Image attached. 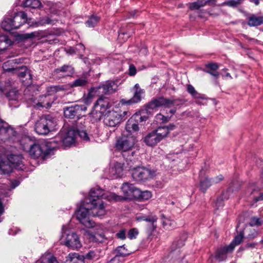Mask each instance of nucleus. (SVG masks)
Returning a JSON list of instances; mask_svg holds the SVG:
<instances>
[{"instance_id": "nucleus-1", "label": "nucleus", "mask_w": 263, "mask_h": 263, "mask_svg": "<svg viewBox=\"0 0 263 263\" xmlns=\"http://www.w3.org/2000/svg\"><path fill=\"white\" fill-rule=\"evenodd\" d=\"M109 194L106 195L104 191L99 187L92 188L89 192L88 198L86 203L90 205V209L92 210V214L93 216L100 217L106 214L105 207L102 199L108 198Z\"/></svg>"}, {"instance_id": "nucleus-2", "label": "nucleus", "mask_w": 263, "mask_h": 263, "mask_svg": "<svg viewBox=\"0 0 263 263\" xmlns=\"http://www.w3.org/2000/svg\"><path fill=\"white\" fill-rule=\"evenodd\" d=\"M135 152H131V156L126 160L128 170L130 172L133 179L137 182H144L152 178L154 172L144 166H135L133 159H132L135 154Z\"/></svg>"}, {"instance_id": "nucleus-3", "label": "nucleus", "mask_w": 263, "mask_h": 263, "mask_svg": "<svg viewBox=\"0 0 263 263\" xmlns=\"http://www.w3.org/2000/svg\"><path fill=\"white\" fill-rule=\"evenodd\" d=\"M8 64L9 62H5L3 64V68L4 70L8 72H13L21 79L23 84L28 86L24 91L25 95H26L31 88L30 85L32 83V76L30 73V70L25 66L16 68H7Z\"/></svg>"}, {"instance_id": "nucleus-4", "label": "nucleus", "mask_w": 263, "mask_h": 263, "mask_svg": "<svg viewBox=\"0 0 263 263\" xmlns=\"http://www.w3.org/2000/svg\"><path fill=\"white\" fill-rule=\"evenodd\" d=\"M56 125L55 119L50 115H43L36 122L34 129L39 135H47Z\"/></svg>"}, {"instance_id": "nucleus-5", "label": "nucleus", "mask_w": 263, "mask_h": 263, "mask_svg": "<svg viewBox=\"0 0 263 263\" xmlns=\"http://www.w3.org/2000/svg\"><path fill=\"white\" fill-rule=\"evenodd\" d=\"M121 190L124 196L118 195L115 193H110L108 198L110 201H120L124 200H132L135 199L138 193V189L134 184L125 182L121 186Z\"/></svg>"}, {"instance_id": "nucleus-6", "label": "nucleus", "mask_w": 263, "mask_h": 263, "mask_svg": "<svg viewBox=\"0 0 263 263\" xmlns=\"http://www.w3.org/2000/svg\"><path fill=\"white\" fill-rule=\"evenodd\" d=\"M136 142V138L132 134H123L116 141V149L122 152H128L132 150Z\"/></svg>"}, {"instance_id": "nucleus-7", "label": "nucleus", "mask_w": 263, "mask_h": 263, "mask_svg": "<svg viewBox=\"0 0 263 263\" xmlns=\"http://www.w3.org/2000/svg\"><path fill=\"white\" fill-rule=\"evenodd\" d=\"M128 111L124 110L115 111L107 110L104 114L103 123L105 126L108 127H115L119 124L124 117L127 115Z\"/></svg>"}, {"instance_id": "nucleus-8", "label": "nucleus", "mask_w": 263, "mask_h": 263, "mask_svg": "<svg viewBox=\"0 0 263 263\" xmlns=\"http://www.w3.org/2000/svg\"><path fill=\"white\" fill-rule=\"evenodd\" d=\"M117 87V84L115 81L108 80L98 86L91 87L90 92L99 96H103L104 95L111 94L115 92Z\"/></svg>"}, {"instance_id": "nucleus-9", "label": "nucleus", "mask_w": 263, "mask_h": 263, "mask_svg": "<svg viewBox=\"0 0 263 263\" xmlns=\"http://www.w3.org/2000/svg\"><path fill=\"white\" fill-rule=\"evenodd\" d=\"M62 242L68 248L72 249H78L82 247V244L78 235L74 232L67 231L62 235Z\"/></svg>"}, {"instance_id": "nucleus-10", "label": "nucleus", "mask_w": 263, "mask_h": 263, "mask_svg": "<svg viewBox=\"0 0 263 263\" xmlns=\"http://www.w3.org/2000/svg\"><path fill=\"white\" fill-rule=\"evenodd\" d=\"M87 206H80L76 211V215L77 219L86 228H91L95 226V222L89 219L88 215L92 210L90 209V205L86 204Z\"/></svg>"}, {"instance_id": "nucleus-11", "label": "nucleus", "mask_w": 263, "mask_h": 263, "mask_svg": "<svg viewBox=\"0 0 263 263\" xmlns=\"http://www.w3.org/2000/svg\"><path fill=\"white\" fill-rule=\"evenodd\" d=\"M76 138L77 132L74 129H70L64 134H59L56 137L54 142L61 145L69 147L74 144Z\"/></svg>"}, {"instance_id": "nucleus-12", "label": "nucleus", "mask_w": 263, "mask_h": 263, "mask_svg": "<svg viewBox=\"0 0 263 263\" xmlns=\"http://www.w3.org/2000/svg\"><path fill=\"white\" fill-rule=\"evenodd\" d=\"M86 110V105H79L76 104L73 106L66 107L63 109L64 115L66 118L68 119H80V117L83 116V112Z\"/></svg>"}, {"instance_id": "nucleus-13", "label": "nucleus", "mask_w": 263, "mask_h": 263, "mask_svg": "<svg viewBox=\"0 0 263 263\" xmlns=\"http://www.w3.org/2000/svg\"><path fill=\"white\" fill-rule=\"evenodd\" d=\"M185 101L183 99H170L165 98L163 97L157 98V100L153 101L151 103V106L155 107H164L165 108H170L173 106H179L184 104Z\"/></svg>"}, {"instance_id": "nucleus-14", "label": "nucleus", "mask_w": 263, "mask_h": 263, "mask_svg": "<svg viewBox=\"0 0 263 263\" xmlns=\"http://www.w3.org/2000/svg\"><path fill=\"white\" fill-rule=\"evenodd\" d=\"M165 134L163 130L160 129L159 127L155 130L149 133L144 139L145 144L149 146L156 145L158 143L165 139L164 135Z\"/></svg>"}, {"instance_id": "nucleus-15", "label": "nucleus", "mask_w": 263, "mask_h": 263, "mask_svg": "<svg viewBox=\"0 0 263 263\" xmlns=\"http://www.w3.org/2000/svg\"><path fill=\"white\" fill-rule=\"evenodd\" d=\"M51 152V149L47 148L45 145H41L36 143V142L28 151L30 156L33 159L41 157L43 159H46Z\"/></svg>"}, {"instance_id": "nucleus-16", "label": "nucleus", "mask_w": 263, "mask_h": 263, "mask_svg": "<svg viewBox=\"0 0 263 263\" xmlns=\"http://www.w3.org/2000/svg\"><path fill=\"white\" fill-rule=\"evenodd\" d=\"M157 100V98H154L151 100L149 102H148L145 106V108L144 109H141L139 110L138 112H136L133 115L136 116V118L140 120V122H145L148 120V119L153 116V110L156 109L159 107H153L151 106V104L153 102V101Z\"/></svg>"}, {"instance_id": "nucleus-17", "label": "nucleus", "mask_w": 263, "mask_h": 263, "mask_svg": "<svg viewBox=\"0 0 263 263\" xmlns=\"http://www.w3.org/2000/svg\"><path fill=\"white\" fill-rule=\"evenodd\" d=\"M132 90L134 91L133 97L128 100L122 99L121 101L122 105H131L141 101L142 96L145 92L144 89L140 88L139 84H136L132 88Z\"/></svg>"}, {"instance_id": "nucleus-18", "label": "nucleus", "mask_w": 263, "mask_h": 263, "mask_svg": "<svg viewBox=\"0 0 263 263\" xmlns=\"http://www.w3.org/2000/svg\"><path fill=\"white\" fill-rule=\"evenodd\" d=\"M126 168L128 169V167L124 163L115 162L109 169L108 178L115 179L121 177L123 175V171Z\"/></svg>"}, {"instance_id": "nucleus-19", "label": "nucleus", "mask_w": 263, "mask_h": 263, "mask_svg": "<svg viewBox=\"0 0 263 263\" xmlns=\"http://www.w3.org/2000/svg\"><path fill=\"white\" fill-rule=\"evenodd\" d=\"M233 251L232 245L220 247L215 252V258L219 261H224L227 258V253L232 252Z\"/></svg>"}, {"instance_id": "nucleus-20", "label": "nucleus", "mask_w": 263, "mask_h": 263, "mask_svg": "<svg viewBox=\"0 0 263 263\" xmlns=\"http://www.w3.org/2000/svg\"><path fill=\"white\" fill-rule=\"evenodd\" d=\"M14 25L16 29H18L22 25L25 23L29 24L27 13L24 11H20L15 13L14 16L12 17Z\"/></svg>"}, {"instance_id": "nucleus-21", "label": "nucleus", "mask_w": 263, "mask_h": 263, "mask_svg": "<svg viewBox=\"0 0 263 263\" xmlns=\"http://www.w3.org/2000/svg\"><path fill=\"white\" fill-rule=\"evenodd\" d=\"M15 133L13 129L0 118V135L4 136L5 139H9L14 136Z\"/></svg>"}, {"instance_id": "nucleus-22", "label": "nucleus", "mask_w": 263, "mask_h": 263, "mask_svg": "<svg viewBox=\"0 0 263 263\" xmlns=\"http://www.w3.org/2000/svg\"><path fill=\"white\" fill-rule=\"evenodd\" d=\"M15 133L13 129L0 118V135L4 136L5 139H9L14 136Z\"/></svg>"}, {"instance_id": "nucleus-23", "label": "nucleus", "mask_w": 263, "mask_h": 263, "mask_svg": "<svg viewBox=\"0 0 263 263\" xmlns=\"http://www.w3.org/2000/svg\"><path fill=\"white\" fill-rule=\"evenodd\" d=\"M8 160L16 169L18 170H23L24 169L22 155L10 154L8 157Z\"/></svg>"}, {"instance_id": "nucleus-24", "label": "nucleus", "mask_w": 263, "mask_h": 263, "mask_svg": "<svg viewBox=\"0 0 263 263\" xmlns=\"http://www.w3.org/2000/svg\"><path fill=\"white\" fill-rule=\"evenodd\" d=\"M136 116L134 115L127 121L125 126V129L127 132V134H132V132H137L139 129L138 125L141 122L138 120Z\"/></svg>"}, {"instance_id": "nucleus-25", "label": "nucleus", "mask_w": 263, "mask_h": 263, "mask_svg": "<svg viewBox=\"0 0 263 263\" xmlns=\"http://www.w3.org/2000/svg\"><path fill=\"white\" fill-rule=\"evenodd\" d=\"M219 65L214 62H211L205 65L203 71L217 79L220 76L219 72L217 71L219 69Z\"/></svg>"}, {"instance_id": "nucleus-26", "label": "nucleus", "mask_w": 263, "mask_h": 263, "mask_svg": "<svg viewBox=\"0 0 263 263\" xmlns=\"http://www.w3.org/2000/svg\"><path fill=\"white\" fill-rule=\"evenodd\" d=\"M186 91L193 98L196 99V103L201 104V103L199 100H205L206 97L204 94L198 92L191 84L186 85Z\"/></svg>"}, {"instance_id": "nucleus-27", "label": "nucleus", "mask_w": 263, "mask_h": 263, "mask_svg": "<svg viewBox=\"0 0 263 263\" xmlns=\"http://www.w3.org/2000/svg\"><path fill=\"white\" fill-rule=\"evenodd\" d=\"M22 148L26 152H28L35 142L34 138L28 136H23L19 141Z\"/></svg>"}, {"instance_id": "nucleus-28", "label": "nucleus", "mask_w": 263, "mask_h": 263, "mask_svg": "<svg viewBox=\"0 0 263 263\" xmlns=\"http://www.w3.org/2000/svg\"><path fill=\"white\" fill-rule=\"evenodd\" d=\"M187 238V233L185 232L181 233L173 241L171 247L172 250L175 251L177 249L183 247L185 245V242Z\"/></svg>"}, {"instance_id": "nucleus-29", "label": "nucleus", "mask_w": 263, "mask_h": 263, "mask_svg": "<svg viewBox=\"0 0 263 263\" xmlns=\"http://www.w3.org/2000/svg\"><path fill=\"white\" fill-rule=\"evenodd\" d=\"M93 107L102 111L104 114L107 113V110L109 107L108 99L104 96H100Z\"/></svg>"}, {"instance_id": "nucleus-30", "label": "nucleus", "mask_w": 263, "mask_h": 263, "mask_svg": "<svg viewBox=\"0 0 263 263\" xmlns=\"http://www.w3.org/2000/svg\"><path fill=\"white\" fill-rule=\"evenodd\" d=\"M75 131L77 132V136H79L82 140L85 141H89L90 139L86 129V126L82 125L81 122H78L77 123V127Z\"/></svg>"}, {"instance_id": "nucleus-31", "label": "nucleus", "mask_w": 263, "mask_h": 263, "mask_svg": "<svg viewBox=\"0 0 263 263\" xmlns=\"http://www.w3.org/2000/svg\"><path fill=\"white\" fill-rule=\"evenodd\" d=\"M162 225L164 229L166 230H172L176 227V222L170 217H166L164 214L160 215Z\"/></svg>"}, {"instance_id": "nucleus-32", "label": "nucleus", "mask_w": 263, "mask_h": 263, "mask_svg": "<svg viewBox=\"0 0 263 263\" xmlns=\"http://www.w3.org/2000/svg\"><path fill=\"white\" fill-rule=\"evenodd\" d=\"M50 95L46 94L40 97L39 102L36 104L38 107L48 108L51 107L53 101L50 99Z\"/></svg>"}, {"instance_id": "nucleus-33", "label": "nucleus", "mask_w": 263, "mask_h": 263, "mask_svg": "<svg viewBox=\"0 0 263 263\" xmlns=\"http://www.w3.org/2000/svg\"><path fill=\"white\" fill-rule=\"evenodd\" d=\"M145 219L146 222L151 223V225L147 228V233L149 234H151L157 228L156 223L158 220V218L156 215L151 213L148 215H146Z\"/></svg>"}, {"instance_id": "nucleus-34", "label": "nucleus", "mask_w": 263, "mask_h": 263, "mask_svg": "<svg viewBox=\"0 0 263 263\" xmlns=\"http://www.w3.org/2000/svg\"><path fill=\"white\" fill-rule=\"evenodd\" d=\"M248 25L250 27H257L263 24V16L251 14L248 17Z\"/></svg>"}, {"instance_id": "nucleus-35", "label": "nucleus", "mask_w": 263, "mask_h": 263, "mask_svg": "<svg viewBox=\"0 0 263 263\" xmlns=\"http://www.w3.org/2000/svg\"><path fill=\"white\" fill-rule=\"evenodd\" d=\"M56 74L63 73L65 76H71L74 72V68L70 65H64L54 70Z\"/></svg>"}, {"instance_id": "nucleus-36", "label": "nucleus", "mask_w": 263, "mask_h": 263, "mask_svg": "<svg viewBox=\"0 0 263 263\" xmlns=\"http://www.w3.org/2000/svg\"><path fill=\"white\" fill-rule=\"evenodd\" d=\"M260 189L258 187H255L253 185H250L248 187V191L250 192V195H253L252 198L254 203L263 200V193H260L258 196L254 195Z\"/></svg>"}, {"instance_id": "nucleus-37", "label": "nucleus", "mask_w": 263, "mask_h": 263, "mask_svg": "<svg viewBox=\"0 0 263 263\" xmlns=\"http://www.w3.org/2000/svg\"><path fill=\"white\" fill-rule=\"evenodd\" d=\"M23 5L25 7L33 9H40L43 7V5L40 0H24Z\"/></svg>"}, {"instance_id": "nucleus-38", "label": "nucleus", "mask_w": 263, "mask_h": 263, "mask_svg": "<svg viewBox=\"0 0 263 263\" xmlns=\"http://www.w3.org/2000/svg\"><path fill=\"white\" fill-rule=\"evenodd\" d=\"M14 26L12 18H5L2 23V28L7 31L16 29Z\"/></svg>"}, {"instance_id": "nucleus-39", "label": "nucleus", "mask_w": 263, "mask_h": 263, "mask_svg": "<svg viewBox=\"0 0 263 263\" xmlns=\"http://www.w3.org/2000/svg\"><path fill=\"white\" fill-rule=\"evenodd\" d=\"M138 193L136 195L135 199L139 201H144L150 199L152 197V193L148 191H141L138 189Z\"/></svg>"}, {"instance_id": "nucleus-40", "label": "nucleus", "mask_w": 263, "mask_h": 263, "mask_svg": "<svg viewBox=\"0 0 263 263\" xmlns=\"http://www.w3.org/2000/svg\"><path fill=\"white\" fill-rule=\"evenodd\" d=\"M37 263H59L56 257L51 254H46L41 257Z\"/></svg>"}, {"instance_id": "nucleus-41", "label": "nucleus", "mask_w": 263, "mask_h": 263, "mask_svg": "<svg viewBox=\"0 0 263 263\" xmlns=\"http://www.w3.org/2000/svg\"><path fill=\"white\" fill-rule=\"evenodd\" d=\"M69 260H67L68 263H85L83 255H79L77 253H74L70 256L69 254Z\"/></svg>"}, {"instance_id": "nucleus-42", "label": "nucleus", "mask_w": 263, "mask_h": 263, "mask_svg": "<svg viewBox=\"0 0 263 263\" xmlns=\"http://www.w3.org/2000/svg\"><path fill=\"white\" fill-rule=\"evenodd\" d=\"M104 114L102 111L98 109V108L93 107V110L91 111V115L94 121H100L102 118H104Z\"/></svg>"}, {"instance_id": "nucleus-43", "label": "nucleus", "mask_w": 263, "mask_h": 263, "mask_svg": "<svg viewBox=\"0 0 263 263\" xmlns=\"http://www.w3.org/2000/svg\"><path fill=\"white\" fill-rule=\"evenodd\" d=\"M101 235V234L91 233L89 234V239L93 242L102 243L104 241L105 237Z\"/></svg>"}, {"instance_id": "nucleus-44", "label": "nucleus", "mask_w": 263, "mask_h": 263, "mask_svg": "<svg viewBox=\"0 0 263 263\" xmlns=\"http://www.w3.org/2000/svg\"><path fill=\"white\" fill-rule=\"evenodd\" d=\"M88 84V81L85 78H79L73 81L70 84L71 87H84Z\"/></svg>"}, {"instance_id": "nucleus-45", "label": "nucleus", "mask_w": 263, "mask_h": 263, "mask_svg": "<svg viewBox=\"0 0 263 263\" xmlns=\"http://www.w3.org/2000/svg\"><path fill=\"white\" fill-rule=\"evenodd\" d=\"M212 184V183L211 179L205 178L203 180L200 181V190L202 192L204 193Z\"/></svg>"}, {"instance_id": "nucleus-46", "label": "nucleus", "mask_w": 263, "mask_h": 263, "mask_svg": "<svg viewBox=\"0 0 263 263\" xmlns=\"http://www.w3.org/2000/svg\"><path fill=\"white\" fill-rule=\"evenodd\" d=\"M100 20V17L92 15L89 17L88 20L86 22V24L87 26L89 27H94L98 24Z\"/></svg>"}, {"instance_id": "nucleus-47", "label": "nucleus", "mask_w": 263, "mask_h": 263, "mask_svg": "<svg viewBox=\"0 0 263 263\" xmlns=\"http://www.w3.org/2000/svg\"><path fill=\"white\" fill-rule=\"evenodd\" d=\"M84 256V259L92 260V259H98L99 258V255L98 251H89Z\"/></svg>"}, {"instance_id": "nucleus-48", "label": "nucleus", "mask_w": 263, "mask_h": 263, "mask_svg": "<svg viewBox=\"0 0 263 263\" xmlns=\"http://www.w3.org/2000/svg\"><path fill=\"white\" fill-rule=\"evenodd\" d=\"M204 6L203 0H199L189 4V8L191 10H199L201 7Z\"/></svg>"}, {"instance_id": "nucleus-49", "label": "nucleus", "mask_w": 263, "mask_h": 263, "mask_svg": "<svg viewBox=\"0 0 263 263\" xmlns=\"http://www.w3.org/2000/svg\"><path fill=\"white\" fill-rule=\"evenodd\" d=\"M245 0H229L222 3L223 6L235 8L240 5Z\"/></svg>"}, {"instance_id": "nucleus-50", "label": "nucleus", "mask_w": 263, "mask_h": 263, "mask_svg": "<svg viewBox=\"0 0 263 263\" xmlns=\"http://www.w3.org/2000/svg\"><path fill=\"white\" fill-rule=\"evenodd\" d=\"M115 254L116 255L122 258L129 254L127 250H126L124 246H119L117 247L115 250Z\"/></svg>"}, {"instance_id": "nucleus-51", "label": "nucleus", "mask_w": 263, "mask_h": 263, "mask_svg": "<svg viewBox=\"0 0 263 263\" xmlns=\"http://www.w3.org/2000/svg\"><path fill=\"white\" fill-rule=\"evenodd\" d=\"M159 128L160 129L163 130V132L165 133L164 136L165 138H166L170 134V132L175 129L176 125L173 123H171L167 126H159Z\"/></svg>"}, {"instance_id": "nucleus-52", "label": "nucleus", "mask_w": 263, "mask_h": 263, "mask_svg": "<svg viewBox=\"0 0 263 263\" xmlns=\"http://www.w3.org/2000/svg\"><path fill=\"white\" fill-rule=\"evenodd\" d=\"M11 172L10 166L4 162L0 163V174H8Z\"/></svg>"}, {"instance_id": "nucleus-53", "label": "nucleus", "mask_w": 263, "mask_h": 263, "mask_svg": "<svg viewBox=\"0 0 263 263\" xmlns=\"http://www.w3.org/2000/svg\"><path fill=\"white\" fill-rule=\"evenodd\" d=\"M9 40L7 36L4 35L0 36V51H2L7 49L6 44L8 43Z\"/></svg>"}, {"instance_id": "nucleus-54", "label": "nucleus", "mask_w": 263, "mask_h": 263, "mask_svg": "<svg viewBox=\"0 0 263 263\" xmlns=\"http://www.w3.org/2000/svg\"><path fill=\"white\" fill-rule=\"evenodd\" d=\"M243 238V233H240L239 234L236 235L230 245H232L233 247V250L236 246L239 245L242 241Z\"/></svg>"}, {"instance_id": "nucleus-55", "label": "nucleus", "mask_w": 263, "mask_h": 263, "mask_svg": "<svg viewBox=\"0 0 263 263\" xmlns=\"http://www.w3.org/2000/svg\"><path fill=\"white\" fill-rule=\"evenodd\" d=\"M262 223L263 221L261 218L254 216L251 218L249 225L251 227L259 226H261Z\"/></svg>"}, {"instance_id": "nucleus-56", "label": "nucleus", "mask_w": 263, "mask_h": 263, "mask_svg": "<svg viewBox=\"0 0 263 263\" xmlns=\"http://www.w3.org/2000/svg\"><path fill=\"white\" fill-rule=\"evenodd\" d=\"M51 20L48 17L42 18L40 21L36 23L37 26H43L45 24L51 23Z\"/></svg>"}, {"instance_id": "nucleus-57", "label": "nucleus", "mask_w": 263, "mask_h": 263, "mask_svg": "<svg viewBox=\"0 0 263 263\" xmlns=\"http://www.w3.org/2000/svg\"><path fill=\"white\" fill-rule=\"evenodd\" d=\"M138 234V231L137 229L133 228L129 230L127 236L130 239L135 238L136 236Z\"/></svg>"}, {"instance_id": "nucleus-58", "label": "nucleus", "mask_w": 263, "mask_h": 263, "mask_svg": "<svg viewBox=\"0 0 263 263\" xmlns=\"http://www.w3.org/2000/svg\"><path fill=\"white\" fill-rule=\"evenodd\" d=\"M7 97L9 100H16L17 99V92L15 91H10L8 92Z\"/></svg>"}, {"instance_id": "nucleus-59", "label": "nucleus", "mask_w": 263, "mask_h": 263, "mask_svg": "<svg viewBox=\"0 0 263 263\" xmlns=\"http://www.w3.org/2000/svg\"><path fill=\"white\" fill-rule=\"evenodd\" d=\"M224 194L223 193L220 196H219L218 198H217L216 201V205L217 207L219 208L220 206H223V200L224 199H227L228 198L224 197Z\"/></svg>"}, {"instance_id": "nucleus-60", "label": "nucleus", "mask_w": 263, "mask_h": 263, "mask_svg": "<svg viewBox=\"0 0 263 263\" xmlns=\"http://www.w3.org/2000/svg\"><path fill=\"white\" fill-rule=\"evenodd\" d=\"M126 231L124 229L121 230L116 234V236L118 238L124 240L126 238L125 235Z\"/></svg>"}, {"instance_id": "nucleus-61", "label": "nucleus", "mask_w": 263, "mask_h": 263, "mask_svg": "<svg viewBox=\"0 0 263 263\" xmlns=\"http://www.w3.org/2000/svg\"><path fill=\"white\" fill-rule=\"evenodd\" d=\"M92 97L88 95L87 97L83 99V101L84 102V104H81V105H86L87 109V106L89 105L92 102Z\"/></svg>"}, {"instance_id": "nucleus-62", "label": "nucleus", "mask_w": 263, "mask_h": 263, "mask_svg": "<svg viewBox=\"0 0 263 263\" xmlns=\"http://www.w3.org/2000/svg\"><path fill=\"white\" fill-rule=\"evenodd\" d=\"M136 72L137 70L136 67L133 64L130 65L129 67V75L134 76L136 74Z\"/></svg>"}, {"instance_id": "nucleus-63", "label": "nucleus", "mask_w": 263, "mask_h": 263, "mask_svg": "<svg viewBox=\"0 0 263 263\" xmlns=\"http://www.w3.org/2000/svg\"><path fill=\"white\" fill-rule=\"evenodd\" d=\"M223 179V177L222 175H220L217 177H215L211 179L212 184L218 183L220 181L222 180Z\"/></svg>"}, {"instance_id": "nucleus-64", "label": "nucleus", "mask_w": 263, "mask_h": 263, "mask_svg": "<svg viewBox=\"0 0 263 263\" xmlns=\"http://www.w3.org/2000/svg\"><path fill=\"white\" fill-rule=\"evenodd\" d=\"M120 258V257L115 255V256L111 258L108 263H121L123 261V259L121 260Z\"/></svg>"}]
</instances>
